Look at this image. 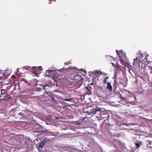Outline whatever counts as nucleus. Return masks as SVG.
Returning <instances> with one entry per match:
<instances>
[{
  "label": "nucleus",
  "instance_id": "nucleus-32",
  "mask_svg": "<svg viewBox=\"0 0 152 152\" xmlns=\"http://www.w3.org/2000/svg\"><path fill=\"white\" fill-rule=\"evenodd\" d=\"M34 133H38L39 130H35L34 131Z\"/></svg>",
  "mask_w": 152,
  "mask_h": 152
},
{
  "label": "nucleus",
  "instance_id": "nucleus-5",
  "mask_svg": "<svg viewBox=\"0 0 152 152\" xmlns=\"http://www.w3.org/2000/svg\"><path fill=\"white\" fill-rule=\"evenodd\" d=\"M142 144V142L141 141H138L135 143V145L137 148H139Z\"/></svg>",
  "mask_w": 152,
  "mask_h": 152
},
{
  "label": "nucleus",
  "instance_id": "nucleus-15",
  "mask_svg": "<svg viewBox=\"0 0 152 152\" xmlns=\"http://www.w3.org/2000/svg\"><path fill=\"white\" fill-rule=\"evenodd\" d=\"M63 100L65 101H69L70 102H73L74 100L73 98L69 99H63Z\"/></svg>",
  "mask_w": 152,
  "mask_h": 152
},
{
  "label": "nucleus",
  "instance_id": "nucleus-34",
  "mask_svg": "<svg viewBox=\"0 0 152 152\" xmlns=\"http://www.w3.org/2000/svg\"><path fill=\"white\" fill-rule=\"evenodd\" d=\"M52 86H57V84H56L55 83H53V85Z\"/></svg>",
  "mask_w": 152,
  "mask_h": 152
},
{
  "label": "nucleus",
  "instance_id": "nucleus-44",
  "mask_svg": "<svg viewBox=\"0 0 152 152\" xmlns=\"http://www.w3.org/2000/svg\"><path fill=\"white\" fill-rule=\"evenodd\" d=\"M69 68H68V69H69Z\"/></svg>",
  "mask_w": 152,
  "mask_h": 152
},
{
  "label": "nucleus",
  "instance_id": "nucleus-10",
  "mask_svg": "<svg viewBox=\"0 0 152 152\" xmlns=\"http://www.w3.org/2000/svg\"><path fill=\"white\" fill-rule=\"evenodd\" d=\"M107 88L110 91L112 90V87L110 83L108 82L107 83Z\"/></svg>",
  "mask_w": 152,
  "mask_h": 152
},
{
  "label": "nucleus",
  "instance_id": "nucleus-42",
  "mask_svg": "<svg viewBox=\"0 0 152 152\" xmlns=\"http://www.w3.org/2000/svg\"><path fill=\"white\" fill-rule=\"evenodd\" d=\"M126 81H127V78L126 77Z\"/></svg>",
  "mask_w": 152,
  "mask_h": 152
},
{
  "label": "nucleus",
  "instance_id": "nucleus-12",
  "mask_svg": "<svg viewBox=\"0 0 152 152\" xmlns=\"http://www.w3.org/2000/svg\"><path fill=\"white\" fill-rule=\"evenodd\" d=\"M113 130H110L108 131V133L110 135V136L111 137H115V135L113 133Z\"/></svg>",
  "mask_w": 152,
  "mask_h": 152
},
{
  "label": "nucleus",
  "instance_id": "nucleus-17",
  "mask_svg": "<svg viewBox=\"0 0 152 152\" xmlns=\"http://www.w3.org/2000/svg\"><path fill=\"white\" fill-rule=\"evenodd\" d=\"M43 87H45V88L42 89V90H45V91H46V90L48 89L49 87V86L48 85H43Z\"/></svg>",
  "mask_w": 152,
  "mask_h": 152
},
{
  "label": "nucleus",
  "instance_id": "nucleus-16",
  "mask_svg": "<svg viewBox=\"0 0 152 152\" xmlns=\"http://www.w3.org/2000/svg\"><path fill=\"white\" fill-rule=\"evenodd\" d=\"M44 93L45 94H47L48 95H49L50 96H52L53 95V93H52V92H51L45 91L44 92Z\"/></svg>",
  "mask_w": 152,
  "mask_h": 152
},
{
  "label": "nucleus",
  "instance_id": "nucleus-22",
  "mask_svg": "<svg viewBox=\"0 0 152 152\" xmlns=\"http://www.w3.org/2000/svg\"><path fill=\"white\" fill-rule=\"evenodd\" d=\"M109 78V77H106L103 80V82L104 83H105L107 82V79H108Z\"/></svg>",
  "mask_w": 152,
  "mask_h": 152
},
{
  "label": "nucleus",
  "instance_id": "nucleus-2",
  "mask_svg": "<svg viewBox=\"0 0 152 152\" xmlns=\"http://www.w3.org/2000/svg\"><path fill=\"white\" fill-rule=\"evenodd\" d=\"M102 110L101 108H97L95 109H91L90 111L88 112V114H93L94 115H95L96 113L98 114H99L101 112Z\"/></svg>",
  "mask_w": 152,
  "mask_h": 152
},
{
  "label": "nucleus",
  "instance_id": "nucleus-1",
  "mask_svg": "<svg viewBox=\"0 0 152 152\" xmlns=\"http://www.w3.org/2000/svg\"><path fill=\"white\" fill-rule=\"evenodd\" d=\"M22 111L24 112V113H25V116H29L32 118L34 116L37 117V115L35 113L29 110H22Z\"/></svg>",
  "mask_w": 152,
  "mask_h": 152
},
{
  "label": "nucleus",
  "instance_id": "nucleus-29",
  "mask_svg": "<svg viewBox=\"0 0 152 152\" xmlns=\"http://www.w3.org/2000/svg\"><path fill=\"white\" fill-rule=\"evenodd\" d=\"M116 51L117 54L119 56V53H120L119 52V53L118 51L117 50H116Z\"/></svg>",
  "mask_w": 152,
  "mask_h": 152
},
{
  "label": "nucleus",
  "instance_id": "nucleus-33",
  "mask_svg": "<svg viewBox=\"0 0 152 152\" xmlns=\"http://www.w3.org/2000/svg\"><path fill=\"white\" fill-rule=\"evenodd\" d=\"M69 63V62L68 61L67 62H65L64 63V64H65V65H67Z\"/></svg>",
  "mask_w": 152,
  "mask_h": 152
},
{
  "label": "nucleus",
  "instance_id": "nucleus-27",
  "mask_svg": "<svg viewBox=\"0 0 152 152\" xmlns=\"http://www.w3.org/2000/svg\"><path fill=\"white\" fill-rule=\"evenodd\" d=\"M117 78V74L116 73H115V75L113 77V78L115 80V79Z\"/></svg>",
  "mask_w": 152,
  "mask_h": 152
},
{
  "label": "nucleus",
  "instance_id": "nucleus-6",
  "mask_svg": "<svg viewBox=\"0 0 152 152\" xmlns=\"http://www.w3.org/2000/svg\"><path fill=\"white\" fill-rule=\"evenodd\" d=\"M53 71L52 70H47L46 71V72L47 73L45 74V75H46V77H49L51 75V74L52 73V72Z\"/></svg>",
  "mask_w": 152,
  "mask_h": 152
},
{
  "label": "nucleus",
  "instance_id": "nucleus-4",
  "mask_svg": "<svg viewBox=\"0 0 152 152\" xmlns=\"http://www.w3.org/2000/svg\"><path fill=\"white\" fill-rule=\"evenodd\" d=\"M35 87L37 91H40L42 90V89L45 88V87H43V85L39 84H36L35 85Z\"/></svg>",
  "mask_w": 152,
  "mask_h": 152
},
{
  "label": "nucleus",
  "instance_id": "nucleus-3",
  "mask_svg": "<svg viewBox=\"0 0 152 152\" xmlns=\"http://www.w3.org/2000/svg\"><path fill=\"white\" fill-rule=\"evenodd\" d=\"M45 141L44 140H41L40 142L38 143V150L39 151H42V148L44 146Z\"/></svg>",
  "mask_w": 152,
  "mask_h": 152
},
{
  "label": "nucleus",
  "instance_id": "nucleus-21",
  "mask_svg": "<svg viewBox=\"0 0 152 152\" xmlns=\"http://www.w3.org/2000/svg\"><path fill=\"white\" fill-rule=\"evenodd\" d=\"M124 90L126 91H127L128 92V93H129V94L128 95V96L131 97V96L132 95V93L130 91L128 90Z\"/></svg>",
  "mask_w": 152,
  "mask_h": 152
},
{
  "label": "nucleus",
  "instance_id": "nucleus-26",
  "mask_svg": "<svg viewBox=\"0 0 152 152\" xmlns=\"http://www.w3.org/2000/svg\"><path fill=\"white\" fill-rule=\"evenodd\" d=\"M5 94L4 93H2V92L1 91V95L0 96V98L1 96V95H2L3 94ZM3 99H0V101H1V100H3Z\"/></svg>",
  "mask_w": 152,
  "mask_h": 152
},
{
  "label": "nucleus",
  "instance_id": "nucleus-13",
  "mask_svg": "<svg viewBox=\"0 0 152 152\" xmlns=\"http://www.w3.org/2000/svg\"><path fill=\"white\" fill-rule=\"evenodd\" d=\"M42 126L38 124H37L34 126V128L35 129H40L42 128Z\"/></svg>",
  "mask_w": 152,
  "mask_h": 152
},
{
  "label": "nucleus",
  "instance_id": "nucleus-8",
  "mask_svg": "<svg viewBox=\"0 0 152 152\" xmlns=\"http://www.w3.org/2000/svg\"><path fill=\"white\" fill-rule=\"evenodd\" d=\"M139 57H137L136 58L134 59V62L133 63V65H135L136 64H137L139 63Z\"/></svg>",
  "mask_w": 152,
  "mask_h": 152
},
{
  "label": "nucleus",
  "instance_id": "nucleus-46",
  "mask_svg": "<svg viewBox=\"0 0 152 152\" xmlns=\"http://www.w3.org/2000/svg\"><path fill=\"white\" fill-rule=\"evenodd\" d=\"M25 69V67H24V69Z\"/></svg>",
  "mask_w": 152,
  "mask_h": 152
},
{
  "label": "nucleus",
  "instance_id": "nucleus-31",
  "mask_svg": "<svg viewBox=\"0 0 152 152\" xmlns=\"http://www.w3.org/2000/svg\"><path fill=\"white\" fill-rule=\"evenodd\" d=\"M53 82L55 83H57V81L56 80H55L54 79L53 80Z\"/></svg>",
  "mask_w": 152,
  "mask_h": 152
},
{
  "label": "nucleus",
  "instance_id": "nucleus-24",
  "mask_svg": "<svg viewBox=\"0 0 152 152\" xmlns=\"http://www.w3.org/2000/svg\"><path fill=\"white\" fill-rule=\"evenodd\" d=\"M16 108H13V109H12V110H10V112H13L14 111H16Z\"/></svg>",
  "mask_w": 152,
  "mask_h": 152
},
{
  "label": "nucleus",
  "instance_id": "nucleus-18",
  "mask_svg": "<svg viewBox=\"0 0 152 152\" xmlns=\"http://www.w3.org/2000/svg\"><path fill=\"white\" fill-rule=\"evenodd\" d=\"M18 115H19L20 116L23 117L25 116V113H24L22 111L21 112L18 113Z\"/></svg>",
  "mask_w": 152,
  "mask_h": 152
},
{
  "label": "nucleus",
  "instance_id": "nucleus-45",
  "mask_svg": "<svg viewBox=\"0 0 152 152\" xmlns=\"http://www.w3.org/2000/svg\"><path fill=\"white\" fill-rule=\"evenodd\" d=\"M18 69H17V71H18Z\"/></svg>",
  "mask_w": 152,
  "mask_h": 152
},
{
  "label": "nucleus",
  "instance_id": "nucleus-43",
  "mask_svg": "<svg viewBox=\"0 0 152 152\" xmlns=\"http://www.w3.org/2000/svg\"><path fill=\"white\" fill-rule=\"evenodd\" d=\"M91 72H88V73H91Z\"/></svg>",
  "mask_w": 152,
  "mask_h": 152
},
{
  "label": "nucleus",
  "instance_id": "nucleus-38",
  "mask_svg": "<svg viewBox=\"0 0 152 152\" xmlns=\"http://www.w3.org/2000/svg\"><path fill=\"white\" fill-rule=\"evenodd\" d=\"M121 99H124V97H121Z\"/></svg>",
  "mask_w": 152,
  "mask_h": 152
},
{
  "label": "nucleus",
  "instance_id": "nucleus-30",
  "mask_svg": "<svg viewBox=\"0 0 152 152\" xmlns=\"http://www.w3.org/2000/svg\"><path fill=\"white\" fill-rule=\"evenodd\" d=\"M42 70V69H41V70H39V71H38V72L37 74V76H38L37 75L39 74V73H40V70Z\"/></svg>",
  "mask_w": 152,
  "mask_h": 152
},
{
  "label": "nucleus",
  "instance_id": "nucleus-35",
  "mask_svg": "<svg viewBox=\"0 0 152 152\" xmlns=\"http://www.w3.org/2000/svg\"><path fill=\"white\" fill-rule=\"evenodd\" d=\"M119 53H123V52L122 50H120V52H119Z\"/></svg>",
  "mask_w": 152,
  "mask_h": 152
},
{
  "label": "nucleus",
  "instance_id": "nucleus-23",
  "mask_svg": "<svg viewBox=\"0 0 152 152\" xmlns=\"http://www.w3.org/2000/svg\"><path fill=\"white\" fill-rule=\"evenodd\" d=\"M41 66H39L38 67H36V66H33L32 67V69H34V68H36L37 69H39V68H41Z\"/></svg>",
  "mask_w": 152,
  "mask_h": 152
},
{
  "label": "nucleus",
  "instance_id": "nucleus-9",
  "mask_svg": "<svg viewBox=\"0 0 152 152\" xmlns=\"http://www.w3.org/2000/svg\"><path fill=\"white\" fill-rule=\"evenodd\" d=\"M93 72L95 74H99V72H100V74L102 75L103 74V75L104 76H106L107 75V74L104 73L103 72H102L101 71H96Z\"/></svg>",
  "mask_w": 152,
  "mask_h": 152
},
{
  "label": "nucleus",
  "instance_id": "nucleus-36",
  "mask_svg": "<svg viewBox=\"0 0 152 152\" xmlns=\"http://www.w3.org/2000/svg\"><path fill=\"white\" fill-rule=\"evenodd\" d=\"M50 122L49 123H48L47 122H46V124H50Z\"/></svg>",
  "mask_w": 152,
  "mask_h": 152
},
{
  "label": "nucleus",
  "instance_id": "nucleus-25",
  "mask_svg": "<svg viewBox=\"0 0 152 152\" xmlns=\"http://www.w3.org/2000/svg\"><path fill=\"white\" fill-rule=\"evenodd\" d=\"M81 69L82 71V72H83L84 74H86V73L87 72L85 70V69Z\"/></svg>",
  "mask_w": 152,
  "mask_h": 152
},
{
  "label": "nucleus",
  "instance_id": "nucleus-41",
  "mask_svg": "<svg viewBox=\"0 0 152 152\" xmlns=\"http://www.w3.org/2000/svg\"><path fill=\"white\" fill-rule=\"evenodd\" d=\"M134 98L135 99H137V98L135 96H134Z\"/></svg>",
  "mask_w": 152,
  "mask_h": 152
},
{
  "label": "nucleus",
  "instance_id": "nucleus-37",
  "mask_svg": "<svg viewBox=\"0 0 152 152\" xmlns=\"http://www.w3.org/2000/svg\"><path fill=\"white\" fill-rule=\"evenodd\" d=\"M4 98H5V99H7L8 98V99L9 98H9H7L6 96Z\"/></svg>",
  "mask_w": 152,
  "mask_h": 152
},
{
  "label": "nucleus",
  "instance_id": "nucleus-28",
  "mask_svg": "<svg viewBox=\"0 0 152 152\" xmlns=\"http://www.w3.org/2000/svg\"><path fill=\"white\" fill-rule=\"evenodd\" d=\"M148 144H147L149 145H151L152 143V142L150 141H148Z\"/></svg>",
  "mask_w": 152,
  "mask_h": 152
},
{
  "label": "nucleus",
  "instance_id": "nucleus-39",
  "mask_svg": "<svg viewBox=\"0 0 152 152\" xmlns=\"http://www.w3.org/2000/svg\"><path fill=\"white\" fill-rule=\"evenodd\" d=\"M111 63L112 64L113 66H115V65L113 63Z\"/></svg>",
  "mask_w": 152,
  "mask_h": 152
},
{
  "label": "nucleus",
  "instance_id": "nucleus-7",
  "mask_svg": "<svg viewBox=\"0 0 152 152\" xmlns=\"http://www.w3.org/2000/svg\"><path fill=\"white\" fill-rule=\"evenodd\" d=\"M48 130L47 129L39 130V132L38 135H40L42 134H44V133H46V132H48Z\"/></svg>",
  "mask_w": 152,
  "mask_h": 152
},
{
  "label": "nucleus",
  "instance_id": "nucleus-40",
  "mask_svg": "<svg viewBox=\"0 0 152 152\" xmlns=\"http://www.w3.org/2000/svg\"><path fill=\"white\" fill-rule=\"evenodd\" d=\"M58 92H60V93H62V91H59Z\"/></svg>",
  "mask_w": 152,
  "mask_h": 152
},
{
  "label": "nucleus",
  "instance_id": "nucleus-19",
  "mask_svg": "<svg viewBox=\"0 0 152 152\" xmlns=\"http://www.w3.org/2000/svg\"><path fill=\"white\" fill-rule=\"evenodd\" d=\"M54 95H53L52 96H50V101L52 102H53L55 101V100L54 98Z\"/></svg>",
  "mask_w": 152,
  "mask_h": 152
},
{
  "label": "nucleus",
  "instance_id": "nucleus-20",
  "mask_svg": "<svg viewBox=\"0 0 152 152\" xmlns=\"http://www.w3.org/2000/svg\"><path fill=\"white\" fill-rule=\"evenodd\" d=\"M47 133V134L48 135H53V133L49 131L48 132H46Z\"/></svg>",
  "mask_w": 152,
  "mask_h": 152
},
{
  "label": "nucleus",
  "instance_id": "nucleus-14",
  "mask_svg": "<svg viewBox=\"0 0 152 152\" xmlns=\"http://www.w3.org/2000/svg\"><path fill=\"white\" fill-rule=\"evenodd\" d=\"M118 84L117 82L115 80H114V84L113 86V88L114 89V90H115L117 88V85Z\"/></svg>",
  "mask_w": 152,
  "mask_h": 152
},
{
  "label": "nucleus",
  "instance_id": "nucleus-11",
  "mask_svg": "<svg viewBox=\"0 0 152 152\" xmlns=\"http://www.w3.org/2000/svg\"><path fill=\"white\" fill-rule=\"evenodd\" d=\"M85 91H86L87 94L88 95H91V93L90 90L87 87H85L84 88Z\"/></svg>",
  "mask_w": 152,
  "mask_h": 152
}]
</instances>
